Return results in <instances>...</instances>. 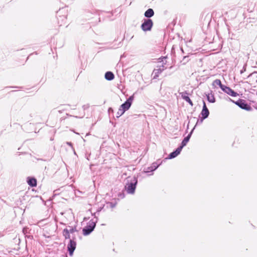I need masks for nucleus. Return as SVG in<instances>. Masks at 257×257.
<instances>
[{
	"label": "nucleus",
	"instance_id": "393cba45",
	"mask_svg": "<svg viewBox=\"0 0 257 257\" xmlns=\"http://www.w3.org/2000/svg\"><path fill=\"white\" fill-rule=\"evenodd\" d=\"M66 144L68 145H69L70 147H71L73 149H74L72 147V144L71 142H67ZM74 154H76L75 151H74Z\"/></svg>",
	"mask_w": 257,
	"mask_h": 257
},
{
	"label": "nucleus",
	"instance_id": "2f4dec72",
	"mask_svg": "<svg viewBox=\"0 0 257 257\" xmlns=\"http://www.w3.org/2000/svg\"><path fill=\"white\" fill-rule=\"evenodd\" d=\"M66 257H67V256H66Z\"/></svg>",
	"mask_w": 257,
	"mask_h": 257
},
{
	"label": "nucleus",
	"instance_id": "2eb2a0df",
	"mask_svg": "<svg viewBox=\"0 0 257 257\" xmlns=\"http://www.w3.org/2000/svg\"><path fill=\"white\" fill-rule=\"evenodd\" d=\"M154 15V12L152 9H149L145 12L144 14L145 17L147 18V19H149L150 18L153 17Z\"/></svg>",
	"mask_w": 257,
	"mask_h": 257
},
{
	"label": "nucleus",
	"instance_id": "b1692460",
	"mask_svg": "<svg viewBox=\"0 0 257 257\" xmlns=\"http://www.w3.org/2000/svg\"><path fill=\"white\" fill-rule=\"evenodd\" d=\"M134 99V96L132 95V96H130V107H131V105H132V101Z\"/></svg>",
	"mask_w": 257,
	"mask_h": 257
},
{
	"label": "nucleus",
	"instance_id": "4be33fe9",
	"mask_svg": "<svg viewBox=\"0 0 257 257\" xmlns=\"http://www.w3.org/2000/svg\"><path fill=\"white\" fill-rule=\"evenodd\" d=\"M127 193H128V181H126V182L125 183V185L124 187V191Z\"/></svg>",
	"mask_w": 257,
	"mask_h": 257
},
{
	"label": "nucleus",
	"instance_id": "4468645a",
	"mask_svg": "<svg viewBox=\"0 0 257 257\" xmlns=\"http://www.w3.org/2000/svg\"><path fill=\"white\" fill-rule=\"evenodd\" d=\"M27 183L31 187L37 186V180L35 178L28 177Z\"/></svg>",
	"mask_w": 257,
	"mask_h": 257
},
{
	"label": "nucleus",
	"instance_id": "423d86ee",
	"mask_svg": "<svg viewBox=\"0 0 257 257\" xmlns=\"http://www.w3.org/2000/svg\"><path fill=\"white\" fill-rule=\"evenodd\" d=\"M203 108H202V110L201 112V114L202 115V118L201 120V122H202L203 119L207 118L209 114V110L207 108V106H206V103L204 101H203Z\"/></svg>",
	"mask_w": 257,
	"mask_h": 257
},
{
	"label": "nucleus",
	"instance_id": "1a4fd4ad",
	"mask_svg": "<svg viewBox=\"0 0 257 257\" xmlns=\"http://www.w3.org/2000/svg\"><path fill=\"white\" fill-rule=\"evenodd\" d=\"M137 183V178L134 177L133 179L132 180L131 182L130 183V194H134L135 193Z\"/></svg>",
	"mask_w": 257,
	"mask_h": 257
},
{
	"label": "nucleus",
	"instance_id": "9b49d317",
	"mask_svg": "<svg viewBox=\"0 0 257 257\" xmlns=\"http://www.w3.org/2000/svg\"><path fill=\"white\" fill-rule=\"evenodd\" d=\"M180 94H181L182 98L184 100L188 102L191 106L193 105V102L189 97L188 96V93L186 91L181 92L180 93Z\"/></svg>",
	"mask_w": 257,
	"mask_h": 257
},
{
	"label": "nucleus",
	"instance_id": "f257e3e1",
	"mask_svg": "<svg viewBox=\"0 0 257 257\" xmlns=\"http://www.w3.org/2000/svg\"><path fill=\"white\" fill-rule=\"evenodd\" d=\"M96 214H99V211L94 213L92 214L94 218L89 221L87 225L83 228V234L84 235H88L91 233L95 227L96 223L97 222L98 218L96 216Z\"/></svg>",
	"mask_w": 257,
	"mask_h": 257
},
{
	"label": "nucleus",
	"instance_id": "ddd939ff",
	"mask_svg": "<svg viewBox=\"0 0 257 257\" xmlns=\"http://www.w3.org/2000/svg\"><path fill=\"white\" fill-rule=\"evenodd\" d=\"M193 131V130H192V131L190 133V134L184 139V140L182 141L181 143V145L180 147H179V148H181L182 150L183 148L185 147L187 143L189 142Z\"/></svg>",
	"mask_w": 257,
	"mask_h": 257
},
{
	"label": "nucleus",
	"instance_id": "9d476101",
	"mask_svg": "<svg viewBox=\"0 0 257 257\" xmlns=\"http://www.w3.org/2000/svg\"><path fill=\"white\" fill-rule=\"evenodd\" d=\"M222 90L223 91L226 93L228 94V95L233 96L235 97L238 94L235 92L234 90L231 89L230 88L224 85V86L222 88Z\"/></svg>",
	"mask_w": 257,
	"mask_h": 257
},
{
	"label": "nucleus",
	"instance_id": "5701e85b",
	"mask_svg": "<svg viewBox=\"0 0 257 257\" xmlns=\"http://www.w3.org/2000/svg\"><path fill=\"white\" fill-rule=\"evenodd\" d=\"M118 196L120 198H121V199H122V198H124V192H121V193H119V194H118Z\"/></svg>",
	"mask_w": 257,
	"mask_h": 257
},
{
	"label": "nucleus",
	"instance_id": "6ab92c4d",
	"mask_svg": "<svg viewBox=\"0 0 257 257\" xmlns=\"http://www.w3.org/2000/svg\"><path fill=\"white\" fill-rule=\"evenodd\" d=\"M160 164V163H158V162H154L149 167V169H151V171H154L158 168Z\"/></svg>",
	"mask_w": 257,
	"mask_h": 257
},
{
	"label": "nucleus",
	"instance_id": "dca6fc26",
	"mask_svg": "<svg viewBox=\"0 0 257 257\" xmlns=\"http://www.w3.org/2000/svg\"><path fill=\"white\" fill-rule=\"evenodd\" d=\"M105 78L109 81L112 80L114 78L113 73L111 71H107L105 73Z\"/></svg>",
	"mask_w": 257,
	"mask_h": 257
},
{
	"label": "nucleus",
	"instance_id": "a211bd4d",
	"mask_svg": "<svg viewBox=\"0 0 257 257\" xmlns=\"http://www.w3.org/2000/svg\"><path fill=\"white\" fill-rule=\"evenodd\" d=\"M206 96L207 99L209 102L214 103L215 102V98L212 93L206 94Z\"/></svg>",
	"mask_w": 257,
	"mask_h": 257
},
{
	"label": "nucleus",
	"instance_id": "20e7f679",
	"mask_svg": "<svg viewBox=\"0 0 257 257\" xmlns=\"http://www.w3.org/2000/svg\"><path fill=\"white\" fill-rule=\"evenodd\" d=\"M127 109H128V98H126L124 103L120 105V108L117 112L116 115V117L118 118Z\"/></svg>",
	"mask_w": 257,
	"mask_h": 257
},
{
	"label": "nucleus",
	"instance_id": "c756f323",
	"mask_svg": "<svg viewBox=\"0 0 257 257\" xmlns=\"http://www.w3.org/2000/svg\"><path fill=\"white\" fill-rule=\"evenodd\" d=\"M72 234V236H75V237H76V236H75V233H74V234Z\"/></svg>",
	"mask_w": 257,
	"mask_h": 257
},
{
	"label": "nucleus",
	"instance_id": "a878e982",
	"mask_svg": "<svg viewBox=\"0 0 257 257\" xmlns=\"http://www.w3.org/2000/svg\"><path fill=\"white\" fill-rule=\"evenodd\" d=\"M109 205V206L111 208H113L115 206V204H113V203L112 202H109L108 203Z\"/></svg>",
	"mask_w": 257,
	"mask_h": 257
},
{
	"label": "nucleus",
	"instance_id": "412c9836",
	"mask_svg": "<svg viewBox=\"0 0 257 257\" xmlns=\"http://www.w3.org/2000/svg\"><path fill=\"white\" fill-rule=\"evenodd\" d=\"M69 227L70 228V229H68V231L70 234H74L75 232H78V230L76 229V226L72 227L69 226Z\"/></svg>",
	"mask_w": 257,
	"mask_h": 257
},
{
	"label": "nucleus",
	"instance_id": "cd10ccee",
	"mask_svg": "<svg viewBox=\"0 0 257 257\" xmlns=\"http://www.w3.org/2000/svg\"><path fill=\"white\" fill-rule=\"evenodd\" d=\"M153 171H151V169H149V167L146 169V170L145 171L146 173L153 172Z\"/></svg>",
	"mask_w": 257,
	"mask_h": 257
},
{
	"label": "nucleus",
	"instance_id": "7c9ffc66",
	"mask_svg": "<svg viewBox=\"0 0 257 257\" xmlns=\"http://www.w3.org/2000/svg\"><path fill=\"white\" fill-rule=\"evenodd\" d=\"M124 175L126 176V173H124L123 174Z\"/></svg>",
	"mask_w": 257,
	"mask_h": 257
},
{
	"label": "nucleus",
	"instance_id": "f03ea898",
	"mask_svg": "<svg viewBox=\"0 0 257 257\" xmlns=\"http://www.w3.org/2000/svg\"><path fill=\"white\" fill-rule=\"evenodd\" d=\"M153 26V22L150 19H144L141 25V29L144 32L151 31Z\"/></svg>",
	"mask_w": 257,
	"mask_h": 257
},
{
	"label": "nucleus",
	"instance_id": "0eeeda50",
	"mask_svg": "<svg viewBox=\"0 0 257 257\" xmlns=\"http://www.w3.org/2000/svg\"><path fill=\"white\" fill-rule=\"evenodd\" d=\"M63 9H60L58 12H57V15L59 16L58 17V24H60V26H62L63 24H65V22L67 19V17L65 15L60 16V14L62 13Z\"/></svg>",
	"mask_w": 257,
	"mask_h": 257
},
{
	"label": "nucleus",
	"instance_id": "7ed1b4c3",
	"mask_svg": "<svg viewBox=\"0 0 257 257\" xmlns=\"http://www.w3.org/2000/svg\"><path fill=\"white\" fill-rule=\"evenodd\" d=\"M76 237L72 236V238L69 240V242L67 245V249L70 256L73 254V252L76 247Z\"/></svg>",
	"mask_w": 257,
	"mask_h": 257
},
{
	"label": "nucleus",
	"instance_id": "aec40b11",
	"mask_svg": "<svg viewBox=\"0 0 257 257\" xmlns=\"http://www.w3.org/2000/svg\"><path fill=\"white\" fill-rule=\"evenodd\" d=\"M213 84L214 85H218L220 87V88L222 89V88H223V86H224V85L222 84L221 81L219 79H216L213 82Z\"/></svg>",
	"mask_w": 257,
	"mask_h": 257
},
{
	"label": "nucleus",
	"instance_id": "f3484780",
	"mask_svg": "<svg viewBox=\"0 0 257 257\" xmlns=\"http://www.w3.org/2000/svg\"><path fill=\"white\" fill-rule=\"evenodd\" d=\"M62 233L65 239H69L70 240L72 238V237L71 238L70 233L68 231L67 228L64 229L62 231Z\"/></svg>",
	"mask_w": 257,
	"mask_h": 257
},
{
	"label": "nucleus",
	"instance_id": "bb28decb",
	"mask_svg": "<svg viewBox=\"0 0 257 257\" xmlns=\"http://www.w3.org/2000/svg\"><path fill=\"white\" fill-rule=\"evenodd\" d=\"M113 110L112 108L110 107L108 108V112L110 114L111 112H113Z\"/></svg>",
	"mask_w": 257,
	"mask_h": 257
},
{
	"label": "nucleus",
	"instance_id": "39448f33",
	"mask_svg": "<svg viewBox=\"0 0 257 257\" xmlns=\"http://www.w3.org/2000/svg\"><path fill=\"white\" fill-rule=\"evenodd\" d=\"M232 101L242 109L247 110L251 109V107L247 103H246L243 100L239 99V100L236 101L235 102L233 101Z\"/></svg>",
	"mask_w": 257,
	"mask_h": 257
},
{
	"label": "nucleus",
	"instance_id": "c85d7f7f",
	"mask_svg": "<svg viewBox=\"0 0 257 257\" xmlns=\"http://www.w3.org/2000/svg\"><path fill=\"white\" fill-rule=\"evenodd\" d=\"M125 56H126V55L125 53H124L121 57H125Z\"/></svg>",
	"mask_w": 257,
	"mask_h": 257
},
{
	"label": "nucleus",
	"instance_id": "f8f14e48",
	"mask_svg": "<svg viewBox=\"0 0 257 257\" xmlns=\"http://www.w3.org/2000/svg\"><path fill=\"white\" fill-rule=\"evenodd\" d=\"M181 151V148L178 147L175 151H173L169 154V159H171L175 158L179 154H180Z\"/></svg>",
	"mask_w": 257,
	"mask_h": 257
},
{
	"label": "nucleus",
	"instance_id": "6e6552de",
	"mask_svg": "<svg viewBox=\"0 0 257 257\" xmlns=\"http://www.w3.org/2000/svg\"><path fill=\"white\" fill-rule=\"evenodd\" d=\"M166 68L164 66L163 64L162 65L158 66L153 71L154 78H156L159 76V75Z\"/></svg>",
	"mask_w": 257,
	"mask_h": 257
}]
</instances>
